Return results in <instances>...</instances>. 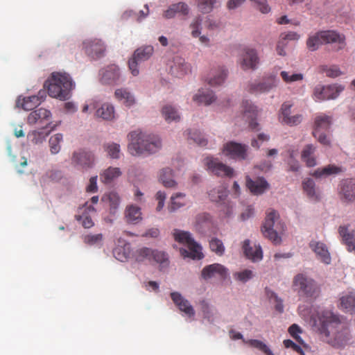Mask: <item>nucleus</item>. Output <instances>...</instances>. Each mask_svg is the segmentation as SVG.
<instances>
[{"mask_svg": "<svg viewBox=\"0 0 355 355\" xmlns=\"http://www.w3.org/2000/svg\"><path fill=\"white\" fill-rule=\"evenodd\" d=\"M318 328L322 340L334 347H343L350 340L349 329L331 311H324L319 315Z\"/></svg>", "mask_w": 355, "mask_h": 355, "instance_id": "f257e3e1", "label": "nucleus"}, {"mask_svg": "<svg viewBox=\"0 0 355 355\" xmlns=\"http://www.w3.org/2000/svg\"><path fill=\"white\" fill-rule=\"evenodd\" d=\"M128 152L134 156L145 153L151 154L161 148L159 138L154 135H148L139 130L131 132L128 135Z\"/></svg>", "mask_w": 355, "mask_h": 355, "instance_id": "f03ea898", "label": "nucleus"}, {"mask_svg": "<svg viewBox=\"0 0 355 355\" xmlns=\"http://www.w3.org/2000/svg\"><path fill=\"white\" fill-rule=\"evenodd\" d=\"M336 44V51L345 48V37L336 31L327 30L318 31L314 34L309 35L306 42V47L311 51H315L323 44Z\"/></svg>", "mask_w": 355, "mask_h": 355, "instance_id": "7ed1b4c3", "label": "nucleus"}, {"mask_svg": "<svg viewBox=\"0 0 355 355\" xmlns=\"http://www.w3.org/2000/svg\"><path fill=\"white\" fill-rule=\"evenodd\" d=\"M173 236L175 241L187 245L189 248V250L184 248L180 250L182 257L192 259H201L203 257L201 246L194 241L190 232L175 229Z\"/></svg>", "mask_w": 355, "mask_h": 355, "instance_id": "20e7f679", "label": "nucleus"}, {"mask_svg": "<svg viewBox=\"0 0 355 355\" xmlns=\"http://www.w3.org/2000/svg\"><path fill=\"white\" fill-rule=\"evenodd\" d=\"M284 230L285 225L279 220L277 211L273 209L268 211L261 229L264 236L275 244H279L282 241L279 235L282 234Z\"/></svg>", "mask_w": 355, "mask_h": 355, "instance_id": "39448f33", "label": "nucleus"}, {"mask_svg": "<svg viewBox=\"0 0 355 355\" xmlns=\"http://www.w3.org/2000/svg\"><path fill=\"white\" fill-rule=\"evenodd\" d=\"M293 287L299 296L311 300L316 299L320 293L315 281L303 273H299L294 277Z\"/></svg>", "mask_w": 355, "mask_h": 355, "instance_id": "423d86ee", "label": "nucleus"}, {"mask_svg": "<svg viewBox=\"0 0 355 355\" xmlns=\"http://www.w3.org/2000/svg\"><path fill=\"white\" fill-rule=\"evenodd\" d=\"M331 122V117L323 113L316 114L314 118L312 134L322 145L329 146L330 144V140L326 133L329 131Z\"/></svg>", "mask_w": 355, "mask_h": 355, "instance_id": "0eeeda50", "label": "nucleus"}, {"mask_svg": "<svg viewBox=\"0 0 355 355\" xmlns=\"http://www.w3.org/2000/svg\"><path fill=\"white\" fill-rule=\"evenodd\" d=\"M76 83L71 75L65 71H53L44 81L43 89H73Z\"/></svg>", "mask_w": 355, "mask_h": 355, "instance_id": "6e6552de", "label": "nucleus"}, {"mask_svg": "<svg viewBox=\"0 0 355 355\" xmlns=\"http://www.w3.org/2000/svg\"><path fill=\"white\" fill-rule=\"evenodd\" d=\"M228 76V70L223 65L213 67L203 75L202 80L210 87H220L225 82Z\"/></svg>", "mask_w": 355, "mask_h": 355, "instance_id": "1a4fd4ad", "label": "nucleus"}, {"mask_svg": "<svg viewBox=\"0 0 355 355\" xmlns=\"http://www.w3.org/2000/svg\"><path fill=\"white\" fill-rule=\"evenodd\" d=\"M204 161L207 169L217 176L231 178L234 175V169L219 162L217 159L207 157Z\"/></svg>", "mask_w": 355, "mask_h": 355, "instance_id": "9d476101", "label": "nucleus"}, {"mask_svg": "<svg viewBox=\"0 0 355 355\" xmlns=\"http://www.w3.org/2000/svg\"><path fill=\"white\" fill-rule=\"evenodd\" d=\"M85 53L92 59H98L104 55L105 46L100 39L87 40L83 42Z\"/></svg>", "mask_w": 355, "mask_h": 355, "instance_id": "9b49d317", "label": "nucleus"}, {"mask_svg": "<svg viewBox=\"0 0 355 355\" xmlns=\"http://www.w3.org/2000/svg\"><path fill=\"white\" fill-rule=\"evenodd\" d=\"M248 146L244 144H239L234 141H230L223 146V153L233 159L240 160L247 158Z\"/></svg>", "mask_w": 355, "mask_h": 355, "instance_id": "f8f14e48", "label": "nucleus"}, {"mask_svg": "<svg viewBox=\"0 0 355 355\" xmlns=\"http://www.w3.org/2000/svg\"><path fill=\"white\" fill-rule=\"evenodd\" d=\"M46 96V90H40L38 95H33L21 98L19 96L17 101V105L24 110H31L39 105Z\"/></svg>", "mask_w": 355, "mask_h": 355, "instance_id": "ddd939ff", "label": "nucleus"}, {"mask_svg": "<svg viewBox=\"0 0 355 355\" xmlns=\"http://www.w3.org/2000/svg\"><path fill=\"white\" fill-rule=\"evenodd\" d=\"M293 104L290 102H285L281 107V112L279 114V120L282 123L286 125L293 126L300 124L303 119L302 114H295L291 116V108Z\"/></svg>", "mask_w": 355, "mask_h": 355, "instance_id": "4468645a", "label": "nucleus"}, {"mask_svg": "<svg viewBox=\"0 0 355 355\" xmlns=\"http://www.w3.org/2000/svg\"><path fill=\"white\" fill-rule=\"evenodd\" d=\"M246 187L252 194L256 196L261 195L270 189V184L262 177L252 180L249 176H246Z\"/></svg>", "mask_w": 355, "mask_h": 355, "instance_id": "2eb2a0df", "label": "nucleus"}, {"mask_svg": "<svg viewBox=\"0 0 355 355\" xmlns=\"http://www.w3.org/2000/svg\"><path fill=\"white\" fill-rule=\"evenodd\" d=\"M227 275V269L220 263H213L205 266L201 272L202 277L209 279L212 277H218L225 279Z\"/></svg>", "mask_w": 355, "mask_h": 355, "instance_id": "dca6fc26", "label": "nucleus"}, {"mask_svg": "<svg viewBox=\"0 0 355 355\" xmlns=\"http://www.w3.org/2000/svg\"><path fill=\"white\" fill-rule=\"evenodd\" d=\"M94 157L91 152L80 149L75 151L71 157V162L75 165L82 168H89L94 163Z\"/></svg>", "mask_w": 355, "mask_h": 355, "instance_id": "f3484780", "label": "nucleus"}, {"mask_svg": "<svg viewBox=\"0 0 355 355\" xmlns=\"http://www.w3.org/2000/svg\"><path fill=\"white\" fill-rule=\"evenodd\" d=\"M242 111L243 116L249 120L250 128L253 130H258L259 123L255 121L258 113L256 106L248 100L243 101L242 103Z\"/></svg>", "mask_w": 355, "mask_h": 355, "instance_id": "a211bd4d", "label": "nucleus"}, {"mask_svg": "<svg viewBox=\"0 0 355 355\" xmlns=\"http://www.w3.org/2000/svg\"><path fill=\"white\" fill-rule=\"evenodd\" d=\"M100 75L102 84L112 85L119 79V69L116 65L111 64L103 69Z\"/></svg>", "mask_w": 355, "mask_h": 355, "instance_id": "6ab92c4d", "label": "nucleus"}, {"mask_svg": "<svg viewBox=\"0 0 355 355\" xmlns=\"http://www.w3.org/2000/svg\"><path fill=\"white\" fill-rule=\"evenodd\" d=\"M309 247L315 253L317 258L322 263L325 264L331 263L330 253L324 243L313 240L309 243Z\"/></svg>", "mask_w": 355, "mask_h": 355, "instance_id": "aec40b11", "label": "nucleus"}, {"mask_svg": "<svg viewBox=\"0 0 355 355\" xmlns=\"http://www.w3.org/2000/svg\"><path fill=\"white\" fill-rule=\"evenodd\" d=\"M259 63V57L257 51L253 49H245L241 62L243 70L255 69Z\"/></svg>", "mask_w": 355, "mask_h": 355, "instance_id": "412c9836", "label": "nucleus"}, {"mask_svg": "<svg viewBox=\"0 0 355 355\" xmlns=\"http://www.w3.org/2000/svg\"><path fill=\"white\" fill-rule=\"evenodd\" d=\"M171 297L175 304L178 307L180 311L184 313L189 318L195 315V311L189 302L184 299L181 294L178 292L171 293Z\"/></svg>", "mask_w": 355, "mask_h": 355, "instance_id": "4be33fe9", "label": "nucleus"}, {"mask_svg": "<svg viewBox=\"0 0 355 355\" xmlns=\"http://www.w3.org/2000/svg\"><path fill=\"white\" fill-rule=\"evenodd\" d=\"M191 71V66L185 60L180 56L173 58V64L171 66L170 72L172 75L181 77Z\"/></svg>", "mask_w": 355, "mask_h": 355, "instance_id": "5701e85b", "label": "nucleus"}, {"mask_svg": "<svg viewBox=\"0 0 355 355\" xmlns=\"http://www.w3.org/2000/svg\"><path fill=\"white\" fill-rule=\"evenodd\" d=\"M339 194L347 201L355 200V179H346L341 181Z\"/></svg>", "mask_w": 355, "mask_h": 355, "instance_id": "b1692460", "label": "nucleus"}, {"mask_svg": "<svg viewBox=\"0 0 355 355\" xmlns=\"http://www.w3.org/2000/svg\"><path fill=\"white\" fill-rule=\"evenodd\" d=\"M243 250L245 257L254 262L259 261L263 258L261 246L259 245H251L249 239L243 241Z\"/></svg>", "mask_w": 355, "mask_h": 355, "instance_id": "393cba45", "label": "nucleus"}, {"mask_svg": "<svg viewBox=\"0 0 355 355\" xmlns=\"http://www.w3.org/2000/svg\"><path fill=\"white\" fill-rule=\"evenodd\" d=\"M51 117V113L49 110L44 108H39L31 112L27 117V123L29 125L35 123H42L48 121Z\"/></svg>", "mask_w": 355, "mask_h": 355, "instance_id": "a878e982", "label": "nucleus"}, {"mask_svg": "<svg viewBox=\"0 0 355 355\" xmlns=\"http://www.w3.org/2000/svg\"><path fill=\"white\" fill-rule=\"evenodd\" d=\"M190 8L184 2H178L171 4L168 8L164 12V17L166 19L173 18L177 14L187 16L189 13Z\"/></svg>", "mask_w": 355, "mask_h": 355, "instance_id": "bb28decb", "label": "nucleus"}, {"mask_svg": "<svg viewBox=\"0 0 355 355\" xmlns=\"http://www.w3.org/2000/svg\"><path fill=\"white\" fill-rule=\"evenodd\" d=\"M122 175V171L119 167L109 166L103 170L100 173L101 182L110 184L116 180Z\"/></svg>", "mask_w": 355, "mask_h": 355, "instance_id": "cd10ccee", "label": "nucleus"}, {"mask_svg": "<svg viewBox=\"0 0 355 355\" xmlns=\"http://www.w3.org/2000/svg\"><path fill=\"white\" fill-rule=\"evenodd\" d=\"M344 172V168L334 164H329L326 166L318 168L311 175L316 178H326L331 175H336Z\"/></svg>", "mask_w": 355, "mask_h": 355, "instance_id": "c85d7f7f", "label": "nucleus"}, {"mask_svg": "<svg viewBox=\"0 0 355 355\" xmlns=\"http://www.w3.org/2000/svg\"><path fill=\"white\" fill-rule=\"evenodd\" d=\"M338 232L343 241L347 246V250L349 252H355V231L349 232L347 227L340 226Z\"/></svg>", "mask_w": 355, "mask_h": 355, "instance_id": "c756f323", "label": "nucleus"}, {"mask_svg": "<svg viewBox=\"0 0 355 355\" xmlns=\"http://www.w3.org/2000/svg\"><path fill=\"white\" fill-rule=\"evenodd\" d=\"M209 197L213 202L220 204H225V200L227 196V188L223 185H219L211 189L209 193Z\"/></svg>", "mask_w": 355, "mask_h": 355, "instance_id": "7c9ffc66", "label": "nucleus"}, {"mask_svg": "<svg viewBox=\"0 0 355 355\" xmlns=\"http://www.w3.org/2000/svg\"><path fill=\"white\" fill-rule=\"evenodd\" d=\"M125 218L128 223H138L142 219L141 209L133 205L128 206L125 211Z\"/></svg>", "mask_w": 355, "mask_h": 355, "instance_id": "2f4dec72", "label": "nucleus"}, {"mask_svg": "<svg viewBox=\"0 0 355 355\" xmlns=\"http://www.w3.org/2000/svg\"><path fill=\"white\" fill-rule=\"evenodd\" d=\"M302 188L310 199L315 201H318L320 199V193L315 191V183L313 180L311 178L304 179L302 182Z\"/></svg>", "mask_w": 355, "mask_h": 355, "instance_id": "473e14b6", "label": "nucleus"}, {"mask_svg": "<svg viewBox=\"0 0 355 355\" xmlns=\"http://www.w3.org/2000/svg\"><path fill=\"white\" fill-rule=\"evenodd\" d=\"M315 150V147L313 144H307L302 151V160L306 163L308 167H313L316 165V161L313 156Z\"/></svg>", "mask_w": 355, "mask_h": 355, "instance_id": "72a5a7b5", "label": "nucleus"}, {"mask_svg": "<svg viewBox=\"0 0 355 355\" xmlns=\"http://www.w3.org/2000/svg\"><path fill=\"white\" fill-rule=\"evenodd\" d=\"M196 6L200 12L208 14L220 6V1L219 0H197Z\"/></svg>", "mask_w": 355, "mask_h": 355, "instance_id": "f704fd0d", "label": "nucleus"}, {"mask_svg": "<svg viewBox=\"0 0 355 355\" xmlns=\"http://www.w3.org/2000/svg\"><path fill=\"white\" fill-rule=\"evenodd\" d=\"M154 48L151 45L144 46L136 49L132 55L141 62L148 60L153 54Z\"/></svg>", "mask_w": 355, "mask_h": 355, "instance_id": "c9c22d12", "label": "nucleus"}, {"mask_svg": "<svg viewBox=\"0 0 355 355\" xmlns=\"http://www.w3.org/2000/svg\"><path fill=\"white\" fill-rule=\"evenodd\" d=\"M101 200L108 204L111 213H114L120 204V198L115 192H110L103 195Z\"/></svg>", "mask_w": 355, "mask_h": 355, "instance_id": "e433bc0d", "label": "nucleus"}, {"mask_svg": "<svg viewBox=\"0 0 355 355\" xmlns=\"http://www.w3.org/2000/svg\"><path fill=\"white\" fill-rule=\"evenodd\" d=\"M187 203L186 195L183 193H176L171 197V205L168 206L170 211L184 206Z\"/></svg>", "mask_w": 355, "mask_h": 355, "instance_id": "4c0bfd02", "label": "nucleus"}, {"mask_svg": "<svg viewBox=\"0 0 355 355\" xmlns=\"http://www.w3.org/2000/svg\"><path fill=\"white\" fill-rule=\"evenodd\" d=\"M341 307L351 314L354 312L355 308V295L353 293H349L340 298Z\"/></svg>", "mask_w": 355, "mask_h": 355, "instance_id": "58836bf2", "label": "nucleus"}, {"mask_svg": "<svg viewBox=\"0 0 355 355\" xmlns=\"http://www.w3.org/2000/svg\"><path fill=\"white\" fill-rule=\"evenodd\" d=\"M96 115L104 120H112L114 118V107L109 103H103L97 109Z\"/></svg>", "mask_w": 355, "mask_h": 355, "instance_id": "ea45409f", "label": "nucleus"}, {"mask_svg": "<svg viewBox=\"0 0 355 355\" xmlns=\"http://www.w3.org/2000/svg\"><path fill=\"white\" fill-rule=\"evenodd\" d=\"M243 343L250 347L258 349L263 352L266 355H274L272 350L262 341L257 339L245 340L243 339Z\"/></svg>", "mask_w": 355, "mask_h": 355, "instance_id": "a19ab883", "label": "nucleus"}, {"mask_svg": "<svg viewBox=\"0 0 355 355\" xmlns=\"http://www.w3.org/2000/svg\"><path fill=\"white\" fill-rule=\"evenodd\" d=\"M202 17L198 15L193 18L189 28L191 30V35L193 38H198L202 33Z\"/></svg>", "mask_w": 355, "mask_h": 355, "instance_id": "79ce46f5", "label": "nucleus"}, {"mask_svg": "<svg viewBox=\"0 0 355 355\" xmlns=\"http://www.w3.org/2000/svg\"><path fill=\"white\" fill-rule=\"evenodd\" d=\"M172 170L169 168H163L159 174V180L166 187H173L175 182L173 180Z\"/></svg>", "mask_w": 355, "mask_h": 355, "instance_id": "37998d69", "label": "nucleus"}, {"mask_svg": "<svg viewBox=\"0 0 355 355\" xmlns=\"http://www.w3.org/2000/svg\"><path fill=\"white\" fill-rule=\"evenodd\" d=\"M340 90H315L314 98L315 101L335 99L339 95Z\"/></svg>", "mask_w": 355, "mask_h": 355, "instance_id": "c03bdc74", "label": "nucleus"}, {"mask_svg": "<svg viewBox=\"0 0 355 355\" xmlns=\"http://www.w3.org/2000/svg\"><path fill=\"white\" fill-rule=\"evenodd\" d=\"M47 128V125H46L44 128L33 130L31 132L28 134V138L31 140V141L34 144H38L42 143L45 139L46 137L49 135L50 131L45 132L44 129Z\"/></svg>", "mask_w": 355, "mask_h": 355, "instance_id": "a18cd8bd", "label": "nucleus"}, {"mask_svg": "<svg viewBox=\"0 0 355 355\" xmlns=\"http://www.w3.org/2000/svg\"><path fill=\"white\" fill-rule=\"evenodd\" d=\"M162 114L165 120L170 123L180 120V115L176 109L171 105H166L162 108Z\"/></svg>", "mask_w": 355, "mask_h": 355, "instance_id": "49530a36", "label": "nucleus"}, {"mask_svg": "<svg viewBox=\"0 0 355 355\" xmlns=\"http://www.w3.org/2000/svg\"><path fill=\"white\" fill-rule=\"evenodd\" d=\"M63 140V135L61 133H57L52 135L49 141L50 151L51 154H57L61 149V142Z\"/></svg>", "mask_w": 355, "mask_h": 355, "instance_id": "de8ad7c7", "label": "nucleus"}, {"mask_svg": "<svg viewBox=\"0 0 355 355\" xmlns=\"http://www.w3.org/2000/svg\"><path fill=\"white\" fill-rule=\"evenodd\" d=\"M116 97L121 101L126 106H131L135 103L134 96L128 90H116Z\"/></svg>", "mask_w": 355, "mask_h": 355, "instance_id": "09e8293b", "label": "nucleus"}, {"mask_svg": "<svg viewBox=\"0 0 355 355\" xmlns=\"http://www.w3.org/2000/svg\"><path fill=\"white\" fill-rule=\"evenodd\" d=\"M193 101L197 102L198 104H204L207 105L215 101V96L212 90H208L206 93L195 95L193 97Z\"/></svg>", "mask_w": 355, "mask_h": 355, "instance_id": "8fccbe9b", "label": "nucleus"}, {"mask_svg": "<svg viewBox=\"0 0 355 355\" xmlns=\"http://www.w3.org/2000/svg\"><path fill=\"white\" fill-rule=\"evenodd\" d=\"M107 155L112 159H119L121 155L120 145L114 142L107 143L103 146Z\"/></svg>", "mask_w": 355, "mask_h": 355, "instance_id": "3c124183", "label": "nucleus"}, {"mask_svg": "<svg viewBox=\"0 0 355 355\" xmlns=\"http://www.w3.org/2000/svg\"><path fill=\"white\" fill-rule=\"evenodd\" d=\"M153 254V250L144 247L138 249L135 254V259L138 262H142L146 260L151 261V257Z\"/></svg>", "mask_w": 355, "mask_h": 355, "instance_id": "603ef678", "label": "nucleus"}, {"mask_svg": "<svg viewBox=\"0 0 355 355\" xmlns=\"http://www.w3.org/2000/svg\"><path fill=\"white\" fill-rule=\"evenodd\" d=\"M319 71L330 78L338 77L342 73L340 69L336 65H321L319 67Z\"/></svg>", "mask_w": 355, "mask_h": 355, "instance_id": "864d4df0", "label": "nucleus"}, {"mask_svg": "<svg viewBox=\"0 0 355 355\" xmlns=\"http://www.w3.org/2000/svg\"><path fill=\"white\" fill-rule=\"evenodd\" d=\"M154 261L162 265L163 266H167L168 264V259L167 254L163 251H159L157 250H153L151 261Z\"/></svg>", "mask_w": 355, "mask_h": 355, "instance_id": "5fc2aeb1", "label": "nucleus"}, {"mask_svg": "<svg viewBox=\"0 0 355 355\" xmlns=\"http://www.w3.org/2000/svg\"><path fill=\"white\" fill-rule=\"evenodd\" d=\"M83 242L89 245H94L101 244L103 239V236L102 234H85L82 237Z\"/></svg>", "mask_w": 355, "mask_h": 355, "instance_id": "6e6d98bb", "label": "nucleus"}, {"mask_svg": "<svg viewBox=\"0 0 355 355\" xmlns=\"http://www.w3.org/2000/svg\"><path fill=\"white\" fill-rule=\"evenodd\" d=\"M209 248L211 250L218 256H222L225 252L224 245L220 239L213 238L209 241Z\"/></svg>", "mask_w": 355, "mask_h": 355, "instance_id": "4d7b16f0", "label": "nucleus"}, {"mask_svg": "<svg viewBox=\"0 0 355 355\" xmlns=\"http://www.w3.org/2000/svg\"><path fill=\"white\" fill-rule=\"evenodd\" d=\"M253 272L248 269H245L241 271L235 272L233 274L234 279L242 283L247 282L248 280L251 279L253 277Z\"/></svg>", "mask_w": 355, "mask_h": 355, "instance_id": "13d9d810", "label": "nucleus"}, {"mask_svg": "<svg viewBox=\"0 0 355 355\" xmlns=\"http://www.w3.org/2000/svg\"><path fill=\"white\" fill-rule=\"evenodd\" d=\"M71 90H46L49 96L58 98L60 101H66L69 99L71 94Z\"/></svg>", "mask_w": 355, "mask_h": 355, "instance_id": "bf43d9fd", "label": "nucleus"}, {"mask_svg": "<svg viewBox=\"0 0 355 355\" xmlns=\"http://www.w3.org/2000/svg\"><path fill=\"white\" fill-rule=\"evenodd\" d=\"M75 218L76 220L81 223L83 227L85 228H91L94 225L92 218L87 216V214L85 212H83L81 215H76Z\"/></svg>", "mask_w": 355, "mask_h": 355, "instance_id": "052dcab7", "label": "nucleus"}, {"mask_svg": "<svg viewBox=\"0 0 355 355\" xmlns=\"http://www.w3.org/2000/svg\"><path fill=\"white\" fill-rule=\"evenodd\" d=\"M189 139L193 140L195 143L200 146L207 145V140L202 136L201 133L197 130L193 132H189Z\"/></svg>", "mask_w": 355, "mask_h": 355, "instance_id": "680f3d73", "label": "nucleus"}, {"mask_svg": "<svg viewBox=\"0 0 355 355\" xmlns=\"http://www.w3.org/2000/svg\"><path fill=\"white\" fill-rule=\"evenodd\" d=\"M280 75L282 79L287 83L300 81L303 79V75L302 73H293L290 75L289 73L286 71H282Z\"/></svg>", "mask_w": 355, "mask_h": 355, "instance_id": "e2e57ef3", "label": "nucleus"}, {"mask_svg": "<svg viewBox=\"0 0 355 355\" xmlns=\"http://www.w3.org/2000/svg\"><path fill=\"white\" fill-rule=\"evenodd\" d=\"M201 310L204 318L207 319L209 322H213L214 320V313L211 310L209 304L205 301L201 303Z\"/></svg>", "mask_w": 355, "mask_h": 355, "instance_id": "0e129e2a", "label": "nucleus"}, {"mask_svg": "<svg viewBox=\"0 0 355 355\" xmlns=\"http://www.w3.org/2000/svg\"><path fill=\"white\" fill-rule=\"evenodd\" d=\"M141 63L140 61L137 60V58H135L134 56H132L130 60H128V67L131 72V73L133 76H137L139 73V64Z\"/></svg>", "mask_w": 355, "mask_h": 355, "instance_id": "69168bd1", "label": "nucleus"}, {"mask_svg": "<svg viewBox=\"0 0 355 355\" xmlns=\"http://www.w3.org/2000/svg\"><path fill=\"white\" fill-rule=\"evenodd\" d=\"M288 332L291 334V336L296 340L300 343H302L303 341L301 338V337L299 336V334L302 332L300 327L296 324H293L288 328Z\"/></svg>", "mask_w": 355, "mask_h": 355, "instance_id": "338daca9", "label": "nucleus"}, {"mask_svg": "<svg viewBox=\"0 0 355 355\" xmlns=\"http://www.w3.org/2000/svg\"><path fill=\"white\" fill-rule=\"evenodd\" d=\"M97 191V176H94L89 179V184L86 187V191L89 193H95Z\"/></svg>", "mask_w": 355, "mask_h": 355, "instance_id": "774afa93", "label": "nucleus"}]
</instances>
